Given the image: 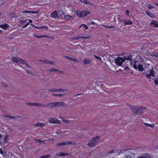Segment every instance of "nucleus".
<instances>
[{
  "label": "nucleus",
  "instance_id": "24",
  "mask_svg": "<svg viewBox=\"0 0 158 158\" xmlns=\"http://www.w3.org/2000/svg\"><path fill=\"white\" fill-rule=\"evenodd\" d=\"M88 38V37H87L81 36H78L77 37H76L74 38L73 39H75V40H77L78 39H82V38L87 39Z\"/></svg>",
  "mask_w": 158,
  "mask_h": 158
},
{
  "label": "nucleus",
  "instance_id": "1",
  "mask_svg": "<svg viewBox=\"0 0 158 158\" xmlns=\"http://www.w3.org/2000/svg\"><path fill=\"white\" fill-rule=\"evenodd\" d=\"M12 60L14 62L21 63L22 66L20 65V66L25 70L27 73L32 74L31 70V69L32 67L31 65L28 64L27 61L20 58L15 57H14L12 58Z\"/></svg>",
  "mask_w": 158,
  "mask_h": 158
},
{
  "label": "nucleus",
  "instance_id": "43",
  "mask_svg": "<svg viewBox=\"0 0 158 158\" xmlns=\"http://www.w3.org/2000/svg\"><path fill=\"white\" fill-rule=\"evenodd\" d=\"M53 96H63V95L61 94H52Z\"/></svg>",
  "mask_w": 158,
  "mask_h": 158
},
{
  "label": "nucleus",
  "instance_id": "22",
  "mask_svg": "<svg viewBox=\"0 0 158 158\" xmlns=\"http://www.w3.org/2000/svg\"><path fill=\"white\" fill-rule=\"evenodd\" d=\"M65 57L70 60H72V61L75 62H78V60L75 58H71L70 57L68 56H65Z\"/></svg>",
  "mask_w": 158,
  "mask_h": 158
},
{
  "label": "nucleus",
  "instance_id": "11",
  "mask_svg": "<svg viewBox=\"0 0 158 158\" xmlns=\"http://www.w3.org/2000/svg\"><path fill=\"white\" fill-rule=\"evenodd\" d=\"M64 91H65L64 89H50L49 90V91L50 92H54Z\"/></svg>",
  "mask_w": 158,
  "mask_h": 158
},
{
  "label": "nucleus",
  "instance_id": "14",
  "mask_svg": "<svg viewBox=\"0 0 158 158\" xmlns=\"http://www.w3.org/2000/svg\"><path fill=\"white\" fill-rule=\"evenodd\" d=\"M9 27V25L7 23H5L4 24L0 25V27L2 29L6 30Z\"/></svg>",
  "mask_w": 158,
  "mask_h": 158
},
{
  "label": "nucleus",
  "instance_id": "9",
  "mask_svg": "<svg viewBox=\"0 0 158 158\" xmlns=\"http://www.w3.org/2000/svg\"><path fill=\"white\" fill-rule=\"evenodd\" d=\"M51 16L52 17V18L54 19H57L59 17L58 15V13L56 10L54 11L52 13H51Z\"/></svg>",
  "mask_w": 158,
  "mask_h": 158
},
{
  "label": "nucleus",
  "instance_id": "5",
  "mask_svg": "<svg viewBox=\"0 0 158 158\" xmlns=\"http://www.w3.org/2000/svg\"><path fill=\"white\" fill-rule=\"evenodd\" d=\"M115 64L117 66H121L125 61L124 59L120 57H118L114 60Z\"/></svg>",
  "mask_w": 158,
  "mask_h": 158
},
{
  "label": "nucleus",
  "instance_id": "12",
  "mask_svg": "<svg viewBox=\"0 0 158 158\" xmlns=\"http://www.w3.org/2000/svg\"><path fill=\"white\" fill-rule=\"evenodd\" d=\"M150 25L156 27H158V23L157 21L156 20L152 21Z\"/></svg>",
  "mask_w": 158,
  "mask_h": 158
},
{
  "label": "nucleus",
  "instance_id": "39",
  "mask_svg": "<svg viewBox=\"0 0 158 158\" xmlns=\"http://www.w3.org/2000/svg\"><path fill=\"white\" fill-rule=\"evenodd\" d=\"M80 1L82 2L85 4H87V2L86 0H80Z\"/></svg>",
  "mask_w": 158,
  "mask_h": 158
},
{
  "label": "nucleus",
  "instance_id": "44",
  "mask_svg": "<svg viewBox=\"0 0 158 158\" xmlns=\"http://www.w3.org/2000/svg\"><path fill=\"white\" fill-rule=\"evenodd\" d=\"M47 37V35H42V36H36V37L38 38H42L43 37Z\"/></svg>",
  "mask_w": 158,
  "mask_h": 158
},
{
  "label": "nucleus",
  "instance_id": "45",
  "mask_svg": "<svg viewBox=\"0 0 158 158\" xmlns=\"http://www.w3.org/2000/svg\"><path fill=\"white\" fill-rule=\"evenodd\" d=\"M105 27L107 28H109V29H111V28H113L114 27V26H105Z\"/></svg>",
  "mask_w": 158,
  "mask_h": 158
},
{
  "label": "nucleus",
  "instance_id": "55",
  "mask_svg": "<svg viewBox=\"0 0 158 158\" xmlns=\"http://www.w3.org/2000/svg\"><path fill=\"white\" fill-rule=\"evenodd\" d=\"M29 19V20H28V22L27 23H29V24L31 23H32V20H31V19Z\"/></svg>",
  "mask_w": 158,
  "mask_h": 158
},
{
  "label": "nucleus",
  "instance_id": "10",
  "mask_svg": "<svg viewBox=\"0 0 158 158\" xmlns=\"http://www.w3.org/2000/svg\"><path fill=\"white\" fill-rule=\"evenodd\" d=\"M49 71L50 72H55L57 73H63V71H60L56 69L55 68H52V69H49Z\"/></svg>",
  "mask_w": 158,
  "mask_h": 158
},
{
  "label": "nucleus",
  "instance_id": "60",
  "mask_svg": "<svg viewBox=\"0 0 158 158\" xmlns=\"http://www.w3.org/2000/svg\"><path fill=\"white\" fill-rule=\"evenodd\" d=\"M40 158H45V156H40Z\"/></svg>",
  "mask_w": 158,
  "mask_h": 158
},
{
  "label": "nucleus",
  "instance_id": "6",
  "mask_svg": "<svg viewBox=\"0 0 158 158\" xmlns=\"http://www.w3.org/2000/svg\"><path fill=\"white\" fill-rule=\"evenodd\" d=\"M75 143L74 142L67 141L66 142H63L62 143H56V145L57 146H63L64 145H68L69 144H75Z\"/></svg>",
  "mask_w": 158,
  "mask_h": 158
},
{
  "label": "nucleus",
  "instance_id": "18",
  "mask_svg": "<svg viewBox=\"0 0 158 158\" xmlns=\"http://www.w3.org/2000/svg\"><path fill=\"white\" fill-rule=\"evenodd\" d=\"M64 18L66 20H71L73 19L72 16L69 15L64 16Z\"/></svg>",
  "mask_w": 158,
  "mask_h": 158
},
{
  "label": "nucleus",
  "instance_id": "17",
  "mask_svg": "<svg viewBox=\"0 0 158 158\" xmlns=\"http://www.w3.org/2000/svg\"><path fill=\"white\" fill-rule=\"evenodd\" d=\"M138 68L139 71L142 72L144 70L143 65L141 64H139L138 65Z\"/></svg>",
  "mask_w": 158,
  "mask_h": 158
},
{
  "label": "nucleus",
  "instance_id": "29",
  "mask_svg": "<svg viewBox=\"0 0 158 158\" xmlns=\"http://www.w3.org/2000/svg\"><path fill=\"white\" fill-rule=\"evenodd\" d=\"M5 117H7L11 119H15L16 118L15 116H13L10 115H6Z\"/></svg>",
  "mask_w": 158,
  "mask_h": 158
},
{
  "label": "nucleus",
  "instance_id": "34",
  "mask_svg": "<svg viewBox=\"0 0 158 158\" xmlns=\"http://www.w3.org/2000/svg\"><path fill=\"white\" fill-rule=\"evenodd\" d=\"M145 154H148V156H146V158H153V157L152 155H150L148 153H145Z\"/></svg>",
  "mask_w": 158,
  "mask_h": 158
},
{
  "label": "nucleus",
  "instance_id": "38",
  "mask_svg": "<svg viewBox=\"0 0 158 158\" xmlns=\"http://www.w3.org/2000/svg\"><path fill=\"white\" fill-rule=\"evenodd\" d=\"M94 58H96L100 60H102V58L100 56H97L96 55H94Z\"/></svg>",
  "mask_w": 158,
  "mask_h": 158
},
{
  "label": "nucleus",
  "instance_id": "19",
  "mask_svg": "<svg viewBox=\"0 0 158 158\" xmlns=\"http://www.w3.org/2000/svg\"><path fill=\"white\" fill-rule=\"evenodd\" d=\"M68 154L67 153H62V152H60L59 153H56V156H66V155H67Z\"/></svg>",
  "mask_w": 158,
  "mask_h": 158
},
{
  "label": "nucleus",
  "instance_id": "51",
  "mask_svg": "<svg viewBox=\"0 0 158 158\" xmlns=\"http://www.w3.org/2000/svg\"><path fill=\"white\" fill-rule=\"evenodd\" d=\"M149 127L152 128H154L155 127V126L153 124H150Z\"/></svg>",
  "mask_w": 158,
  "mask_h": 158
},
{
  "label": "nucleus",
  "instance_id": "62",
  "mask_svg": "<svg viewBox=\"0 0 158 158\" xmlns=\"http://www.w3.org/2000/svg\"><path fill=\"white\" fill-rule=\"evenodd\" d=\"M2 135L0 134V138H1L2 137Z\"/></svg>",
  "mask_w": 158,
  "mask_h": 158
},
{
  "label": "nucleus",
  "instance_id": "2",
  "mask_svg": "<svg viewBox=\"0 0 158 158\" xmlns=\"http://www.w3.org/2000/svg\"><path fill=\"white\" fill-rule=\"evenodd\" d=\"M128 106L131 109V110L135 114H141L146 109L145 107H141L138 108L130 105H128Z\"/></svg>",
  "mask_w": 158,
  "mask_h": 158
},
{
  "label": "nucleus",
  "instance_id": "13",
  "mask_svg": "<svg viewBox=\"0 0 158 158\" xmlns=\"http://www.w3.org/2000/svg\"><path fill=\"white\" fill-rule=\"evenodd\" d=\"M146 13L149 17L154 18L155 17V15L154 14L151 13L149 10H147L146 11Z\"/></svg>",
  "mask_w": 158,
  "mask_h": 158
},
{
  "label": "nucleus",
  "instance_id": "31",
  "mask_svg": "<svg viewBox=\"0 0 158 158\" xmlns=\"http://www.w3.org/2000/svg\"><path fill=\"white\" fill-rule=\"evenodd\" d=\"M148 156V154L145 153L143 154L141 156L138 157L137 158H146V157Z\"/></svg>",
  "mask_w": 158,
  "mask_h": 158
},
{
  "label": "nucleus",
  "instance_id": "63",
  "mask_svg": "<svg viewBox=\"0 0 158 158\" xmlns=\"http://www.w3.org/2000/svg\"><path fill=\"white\" fill-rule=\"evenodd\" d=\"M127 68L128 69V67H126L125 68V69H124V70H125V69H126Z\"/></svg>",
  "mask_w": 158,
  "mask_h": 158
},
{
  "label": "nucleus",
  "instance_id": "21",
  "mask_svg": "<svg viewBox=\"0 0 158 158\" xmlns=\"http://www.w3.org/2000/svg\"><path fill=\"white\" fill-rule=\"evenodd\" d=\"M45 106L44 107L46 106L47 105L49 106L51 108H53L55 106V104H53V102L52 103H49L47 105H44Z\"/></svg>",
  "mask_w": 158,
  "mask_h": 158
},
{
  "label": "nucleus",
  "instance_id": "3",
  "mask_svg": "<svg viewBox=\"0 0 158 158\" xmlns=\"http://www.w3.org/2000/svg\"><path fill=\"white\" fill-rule=\"evenodd\" d=\"M99 137L98 136L92 139L88 144V145L90 147H92L97 145L99 141Z\"/></svg>",
  "mask_w": 158,
  "mask_h": 158
},
{
  "label": "nucleus",
  "instance_id": "27",
  "mask_svg": "<svg viewBox=\"0 0 158 158\" xmlns=\"http://www.w3.org/2000/svg\"><path fill=\"white\" fill-rule=\"evenodd\" d=\"M149 74L153 77H155V73L153 71V69L151 70Z\"/></svg>",
  "mask_w": 158,
  "mask_h": 158
},
{
  "label": "nucleus",
  "instance_id": "57",
  "mask_svg": "<svg viewBox=\"0 0 158 158\" xmlns=\"http://www.w3.org/2000/svg\"><path fill=\"white\" fill-rule=\"evenodd\" d=\"M63 121L65 123H67L68 122V121L67 120H63Z\"/></svg>",
  "mask_w": 158,
  "mask_h": 158
},
{
  "label": "nucleus",
  "instance_id": "30",
  "mask_svg": "<svg viewBox=\"0 0 158 158\" xmlns=\"http://www.w3.org/2000/svg\"><path fill=\"white\" fill-rule=\"evenodd\" d=\"M42 61H43L44 62L46 63L47 64H52L53 63V62H51V61L48 60H41V62H42Z\"/></svg>",
  "mask_w": 158,
  "mask_h": 158
},
{
  "label": "nucleus",
  "instance_id": "35",
  "mask_svg": "<svg viewBox=\"0 0 158 158\" xmlns=\"http://www.w3.org/2000/svg\"><path fill=\"white\" fill-rule=\"evenodd\" d=\"M31 11L29 10H24L23 11H22L23 13L24 14L28 13L29 14H31Z\"/></svg>",
  "mask_w": 158,
  "mask_h": 158
},
{
  "label": "nucleus",
  "instance_id": "25",
  "mask_svg": "<svg viewBox=\"0 0 158 158\" xmlns=\"http://www.w3.org/2000/svg\"><path fill=\"white\" fill-rule=\"evenodd\" d=\"M35 125L37 127L40 126L45 125V124L43 123H38L35 124Z\"/></svg>",
  "mask_w": 158,
  "mask_h": 158
},
{
  "label": "nucleus",
  "instance_id": "4",
  "mask_svg": "<svg viewBox=\"0 0 158 158\" xmlns=\"http://www.w3.org/2000/svg\"><path fill=\"white\" fill-rule=\"evenodd\" d=\"M89 14V13L86 10H83L81 11L77 10L76 12L77 15L79 18H82L88 15Z\"/></svg>",
  "mask_w": 158,
  "mask_h": 158
},
{
  "label": "nucleus",
  "instance_id": "41",
  "mask_svg": "<svg viewBox=\"0 0 158 158\" xmlns=\"http://www.w3.org/2000/svg\"><path fill=\"white\" fill-rule=\"evenodd\" d=\"M148 8L149 9H151L154 8V6L151 4H149L148 6Z\"/></svg>",
  "mask_w": 158,
  "mask_h": 158
},
{
  "label": "nucleus",
  "instance_id": "33",
  "mask_svg": "<svg viewBox=\"0 0 158 158\" xmlns=\"http://www.w3.org/2000/svg\"><path fill=\"white\" fill-rule=\"evenodd\" d=\"M124 158H134V157L129 154L126 156Z\"/></svg>",
  "mask_w": 158,
  "mask_h": 158
},
{
  "label": "nucleus",
  "instance_id": "36",
  "mask_svg": "<svg viewBox=\"0 0 158 158\" xmlns=\"http://www.w3.org/2000/svg\"><path fill=\"white\" fill-rule=\"evenodd\" d=\"M35 141L38 142V143H42L43 142V141L40 139H34Z\"/></svg>",
  "mask_w": 158,
  "mask_h": 158
},
{
  "label": "nucleus",
  "instance_id": "32",
  "mask_svg": "<svg viewBox=\"0 0 158 158\" xmlns=\"http://www.w3.org/2000/svg\"><path fill=\"white\" fill-rule=\"evenodd\" d=\"M81 27H83L86 30H87L88 29V27L87 26L86 24H83L81 25Z\"/></svg>",
  "mask_w": 158,
  "mask_h": 158
},
{
  "label": "nucleus",
  "instance_id": "40",
  "mask_svg": "<svg viewBox=\"0 0 158 158\" xmlns=\"http://www.w3.org/2000/svg\"><path fill=\"white\" fill-rule=\"evenodd\" d=\"M153 56L158 58V52L154 53L153 54Z\"/></svg>",
  "mask_w": 158,
  "mask_h": 158
},
{
  "label": "nucleus",
  "instance_id": "48",
  "mask_svg": "<svg viewBox=\"0 0 158 158\" xmlns=\"http://www.w3.org/2000/svg\"><path fill=\"white\" fill-rule=\"evenodd\" d=\"M129 13H130V11H129V10H127L126 11V13H125V14H126V15L127 16H129Z\"/></svg>",
  "mask_w": 158,
  "mask_h": 158
},
{
  "label": "nucleus",
  "instance_id": "46",
  "mask_svg": "<svg viewBox=\"0 0 158 158\" xmlns=\"http://www.w3.org/2000/svg\"><path fill=\"white\" fill-rule=\"evenodd\" d=\"M38 11H31V13H32V14H37L38 13Z\"/></svg>",
  "mask_w": 158,
  "mask_h": 158
},
{
  "label": "nucleus",
  "instance_id": "47",
  "mask_svg": "<svg viewBox=\"0 0 158 158\" xmlns=\"http://www.w3.org/2000/svg\"><path fill=\"white\" fill-rule=\"evenodd\" d=\"M115 153V152L114 151V150H113L111 151H108V154H111V153Z\"/></svg>",
  "mask_w": 158,
  "mask_h": 158
},
{
  "label": "nucleus",
  "instance_id": "61",
  "mask_svg": "<svg viewBox=\"0 0 158 158\" xmlns=\"http://www.w3.org/2000/svg\"><path fill=\"white\" fill-rule=\"evenodd\" d=\"M81 94H76V96H79L80 95H81Z\"/></svg>",
  "mask_w": 158,
  "mask_h": 158
},
{
  "label": "nucleus",
  "instance_id": "52",
  "mask_svg": "<svg viewBox=\"0 0 158 158\" xmlns=\"http://www.w3.org/2000/svg\"><path fill=\"white\" fill-rule=\"evenodd\" d=\"M133 67L135 69H137V67L136 65V64L135 63V64H133Z\"/></svg>",
  "mask_w": 158,
  "mask_h": 158
},
{
  "label": "nucleus",
  "instance_id": "49",
  "mask_svg": "<svg viewBox=\"0 0 158 158\" xmlns=\"http://www.w3.org/2000/svg\"><path fill=\"white\" fill-rule=\"evenodd\" d=\"M29 25V23H27L25 24L22 27L23 28H26L27 26Z\"/></svg>",
  "mask_w": 158,
  "mask_h": 158
},
{
  "label": "nucleus",
  "instance_id": "64",
  "mask_svg": "<svg viewBox=\"0 0 158 158\" xmlns=\"http://www.w3.org/2000/svg\"><path fill=\"white\" fill-rule=\"evenodd\" d=\"M7 85H6L5 84V85H4V87H7Z\"/></svg>",
  "mask_w": 158,
  "mask_h": 158
},
{
  "label": "nucleus",
  "instance_id": "8",
  "mask_svg": "<svg viewBox=\"0 0 158 158\" xmlns=\"http://www.w3.org/2000/svg\"><path fill=\"white\" fill-rule=\"evenodd\" d=\"M27 105L31 106H36L44 107L45 105L40 103H27Z\"/></svg>",
  "mask_w": 158,
  "mask_h": 158
},
{
  "label": "nucleus",
  "instance_id": "54",
  "mask_svg": "<svg viewBox=\"0 0 158 158\" xmlns=\"http://www.w3.org/2000/svg\"><path fill=\"white\" fill-rule=\"evenodd\" d=\"M50 156L49 155H46L44 156H45V158H47L49 157Z\"/></svg>",
  "mask_w": 158,
  "mask_h": 158
},
{
  "label": "nucleus",
  "instance_id": "56",
  "mask_svg": "<svg viewBox=\"0 0 158 158\" xmlns=\"http://www.w3.org/2000/svg\"><path fill=\"white\" fill-rule=\"evenodd\" d=\"M146 76L147 77V78H150L151 76L150 74H146Z\"/></svg>",
  "mask_w": 158,
  "mask_h": 158
},
{
  "label": "nucleus",
  "instance_id": "37",
  "mask_svg": "<svg viewBox=\"0 0 158 158\" xmlns=\"http://www.w3.org/2000/svg\"><path fill=\"white\" fill-rule=\"evenodd\" d=\"M28 20H29L28 19H25V20H23L22 21V24H23V23H27L28 22Z\"/></svg>",
  "mask_w": 158,
  "mask_h": 158
},
{
  "label": "nucleus",
  "instance_id": "26",
  "mask_svg": "<svg viewBox=\"0 0 158 158\" xmlns=\"http://www.w3.org/2000/svg\"><path fill=\"white\" fill-rule=\"evenodd\" d=\"M58 12V13L61 16H63L64 15V12L62 10H59Z\"/></svg>",
  "mask_w": 158,
  "mask_h": 158
},
{
  "label": "nucleus",
  "instance_id": "28",
  "mask_svg": "<svg viewBox=\"0 0 158 158\" xmlns=\"http://www.w3.org/2000/svg\"><path fill=\"white\" fill-rule=\"evenodd\" d=\"M8 136V135H5L4 138V141L6 143H7V142Z\"/></svg>",
  "mask_w": 158,
  "mask_h": 158
},
{
  "label": "nucleus",
  "instance_id": "15",
  "mask_svg": "<svg viewBox=\"0 0 158 158\" xmlns=\"http://www.w3.org/2000/svg\"><path fill=\"white\" fill-rule=\"evenodd\" d=\"M53 104H55V106H63L64 104V103L61 102H54Z\"/></svg>",
  "mask_w": 158,
  "mask_h": 158
},
{
  "label": "nucleus",
  "instance_id": "7",
  "mask_svg": "<svg viewBox=\"0 0 158 158\" xmlns=\"http://www.w3.org/2000/svg\"><path fill=\"white\" fill-rule=\"evenodd\" d=\"M48 121L50 123H52L53 124L60 123V121L58 119L52 118H50Z\"/></svg>",
  "mask_w": 158,
  "mask_h": 158
},
{
  "label": "nucleus",
  "instance_id": "42",
  "mask_svg": "<svg viewBox=\"0 0 158 158\" xmlns=\"http://www.w3.org/2000/svg\"><path fill=\"white\" fill-rule=\"evenodd\" d=\"M41 29H48V27L47 26H42L41 27Z\"/></svg>",
  "mask_w": 158,
  "mask_h": 158
},
{
  "label": "nucleus",
  "instance_id": "59",
  "mask_svg": "<svg viewBox=\"0 0 158 158\" xmlns=\"http://www.w3.org/2000/svg\"><path fill=\"white\" fill-rule=\"evenodd\" d=\"M35 28H37V29H41V27H36V26H35Z\"/></svg>",
  "mask_w": 158,
  "mask_h": 158
},
{
  "label": "nucleus",
  "instance_id": "50",
  "mask_svg": "<svg viewBox=\"0 0 158 158\" xmlns=\"http://www.w3.org/2000/svg\"><path fill=\"white\" fill-rule=\"evenodd\" d=\"M154 83L156 85H158V79L155 80Z\"/></svg>",
  "mask_w": 158,
  "mask_h": 158
},
{
  "label": "nucleus",
  "instance_id": "58",
  "mask_svg": "<svg viewBox=\"0 0 158 158\" xmlns=\"http://www.w3.org/2000/svg\"><path fill=\"white\" fill-rule=\"evenodd\" d=\"M0 153L1 154H2L3 153V151L1 149H0Z\"/></svg>",
  "mask_w": 158,
  "mask_h": 158
},
{
  "label": "nucleus",
  "instance_id": "23",
  "mask_svg": "<svg viewBox=\"0 0 158 158\" xmlns=\"http://www.w3.org/2000/svg\"><path fill=\"white\" fill-rule=\"evenodd\" d=\"M91 61L89 59L85 58L84 60V63L85 64H89Z\"/></svg>",
  "mask_w": 158,
  "mask_h": 158
},
{
  "label": "nucleus",
  "instance_id": "16",
  "mask_svg": "<svg viewBox=\"0 0 158 158\" xmlns=\"http://www.w3.org/2000/svg\"><path fill=\"white\" fill-rule=\"evenodd\" d=\"M132 24V21L130 20H127L125 21L124 22V25H131Z\"/></svg>",
  "mask_w": 158,
  "mask_h": 158
},
{
  "label": "nucleus",
  "instance_id": "53",
  "mask_svg": "<svg viewBox=\"0 0 158 158\" xmlns=\"http://www.w3.org/2000/svg\"><path fill=\"white\" fill-rule=\"evenodd\" d=\"M144 124L147 127H150V124H149V123H144Z\"/></svg>",
  "mask_w": 158,
  "mask_h": 158
},
{
  "label": "nucleus",
  "instance_id": "20",
  "mask_svg": "<svg viewBox=\"0 0 158 158\" xmlns=\"http://www.w3.org/2000/svg\"><path fill=\"white\" fill-rule=\"evenodd\" d=\"M132 58V56L131 55H130L127 57L125 56H124V59L125 60H132V59H131Z\"/></svg>",
  "mask_w": 158,
  "mask_h": 158
}]
</instances>
